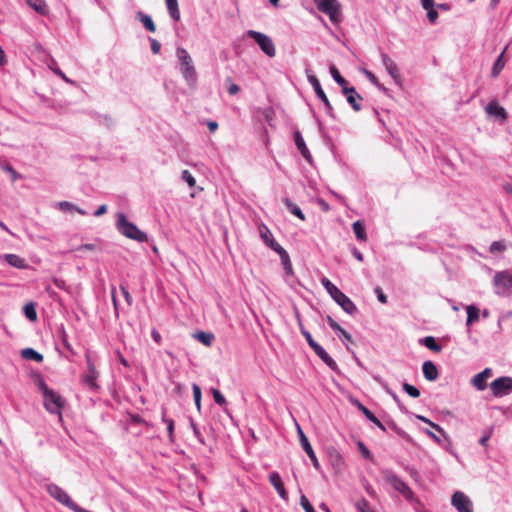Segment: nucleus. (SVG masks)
Returning <instances> with one entry per match:
<instances>
[{"label": "nucleus", "mask_w": 512, "mask_h": 512, "mask_svg": "<svg viewBox=\"0 0 512 512\" xmlns=\"http://www.w3.org/2000/svg\"><path fill=\"white\" fill-rule=\"evenodd\" d=\"M247 35L252 38L260 47V49L268 56L274 57L276 54L275 45L272 39L264 33L248 30Z\"/></svg>", "instance_id": "nucleus-7"}, {"label": "nucleus", "mask_w": 512, "mask_h": 512, "mask_svg": "<svg viewBox=\"0 0 512 512\" xmlns=\"http://www.w3.org/2000/svg\"><path fill=\"white\" fill-rule=\"evenodd\" d=\"M283 203L291 214L298 217L302 221L305 220V215L297 204L292 202L289 198H284Z\"/></svg>", "instance_id": "nucleus-26"}, {"label": "nucleus", "mask_w": 512, "mask_h": 512, "mask_svg": "<svg viewBox=\"0 0 512 512\" xmlns=\"http://www.w3.org/2000/svg\"><path fill=\"white\" fill-rule=\"evenodd\" d=\"M330 73H331V76L333 77L334 81L339 86H341L342 90L344 89V87H348L347 86V81L345 80L344 77L341 76L340 72L338 71V69L334 65H332L330 67Z\"/></svg>", "instance_id": "nucleus-39"}, {"label": "nucleus", "mask_w": 512, "mask_h": 512, "mask_svg": "<svg viewBox=\"0 0 512 512\" xmlns=\"http://www.w3.org/2000/svg\"><path fill=\"white\" fill-rule=\"evenodd\" d=\"M117 230L125 237L140 243L148 241V236L141 231L134 223L128 221L124 213H119L116 219Z\"/></svg>", "instance_id": "nucleus-3"}, {"label": "nucleus", "mask_w": 512, "mask_h": 512, "mask_svg": "<svg viewBox=\"0 0 512 512\" xmlns=\"http://www.w3.org/2000/svg\"><path fill=\"white\" fill-rule=\"evenodd\" d=\"M58 207L60 210L66 212V211H69V212H73V211H76L78 212L79 214L81 215H86V211H84L83 209L77 207L76 205H74L73 203L71 202H68V201H61L58 203Z\"/></svg>", "instance_id": "nucleus-38"}, {"label": "nucleus", "mask_w": 512, "mask_h": 512, "mask_svg": "<svg viewBox=\"0 0 512 512\" xmlns=\"http://www.w3.org/2000/svg\"><path fill=\"white\" fill-rule=\"evenodd\" d=\"M503 53L502 52L498 58L496 59L494 65H493V68H492V76L493 77H496L498 76V74L500 73V71L503 69L504 67V62H503Z\"/></svg>", "instance_id": "nucleus-45"}, {"label": "nucleus", "mask_w": 512, "mask_h": 512, "mask_svg": "<svg viewBox=\"0 0 512 512\" xmlns=\"http://www.w3.org/2000/svg\"><path fill=\"white\" fill-rule=\"evenodd\" d=\"M43 398V404L45 409L51 414L58 415L59 421H62V409L65 405L64 398L54 390H51L45 395H43Z\"/></svg>", "instance_id": "nucleus-5"}, {"label": "nucleus", "mask_w": 512, "mask_h": 512, "mask_svg": "<svg viewBox=\"0 0 512 512\" xmlns=\"http://www.w3.org/2000/svg\"><path fill=\"white\" fill-rule=\"evenodd\" d=\"M193 397L198 410L201 408V389L197 384L192 385Z\"/></svg>", "instance_id": "nucleus-49"}, {"label": "nucleus", "mask_w": 512, "mask_h": 512, "mask_svg": "<svg viewBox=\"0 0 512 512\" xmlns=\"http://www.w3.org/2000/svg\"><path fill=\"white\" fill-rule=\"evenodd\" d=\"M383 476L385 481L390 484L396 491L402 494V496L408 500L413 501L414 500V493L411 490V488L402 480L400 479L396 474H394L390 470L383 471Z\"/></svg>", "instance_id": "nucleus-6"}, {"label": "nucleus", "mask_w": 512, "mask_h": 512, "mask_svg": "<svg viewBox=\"0 0 512 512\" xmlns=\"http://www.w3.org/2000/svg\"><path fill=\"white\" fill-rule=\"evenodd\" d=\"M317 9L328 15L330 21L338 25L342 22L341 4L338 0H313Z\"/></svg>", "instance_id": "nucleus-4"}, {"label": "nucleus", "mask_w": 512, "mask_h": 512, "mask_svg": "<svg viewBox=\"0 0 512 512\" xmlns=\"http://www.w3.org/2000/svg\"><path fill=\"white\" fill-rule=\"evenodd\" d=\"M416 418L419 419L420 421L428 424V426H430L433 429H435L446 441L450 442L447 433L445 432V430L440 425L432 422L430 419H428V418H426L425 416H422V415H416Z\"/></svg>", "instance_id": "nucleus-30"}, {"label": "nucleus", "mask_w": 512, "mask_h": 512, "mask_svg": "<svg viewBox=\"0 0 512 512\" xmlns=\"http://www.w3.org/2000/svg\"><path fill=\"white\" fill-rule=\"evenodd\" d=\"M451 504L457 512H473L472 501L461 491H456L452 495Z\"/></svg>", "instance_id": "nucleus-13"}, {"label": "nucleus", "mask_w": 512, "mask_h": 512, "mask_svg": "<svg viewBox=\"0 0 512 512\" xmlns=\"http://www.w3.org/2000/svg\"><path fill=\"white\" fill-rule=\"evenodd\" d=\"M121 292H122V295L125 298L126 302L128 303V305H131L133 302V299H132V296L130 295L129 291L127 290V288L122 286Z\"/></svg>", "instance_id": "nucleus-64"}, {"label": "nucleus", "mask_w": 512, "mask_h": 512, "mask_svg": "<svg viewBox=\"0 0 512 512\" xmlns=\"http://www.w3.org/2000/svg\"><path fill=\"white\" fill-rule=\"evenodd\" d=\"M357 404V407L359 408V410L364 414V416L369 420L371 421L372 423H374L376 426H378L381 430L385 431L386 428L385 426L382 424V422L367 408L365 407L362 403H360L359 401L356 402Z\"/></svg>", "instance_id": "nucleus-23"}, {"label": "nucleus", "mask_w": 512, "mask_h": 512, "mask_svg": "<svg viewBox=\"0 0 512 512\" xmlns=\"http://www.w3.org/2000/svg\"><path fill=\"white\" fill-rule=\"evenodd\" d=\"M22 356L25 359L33 360L36 362H42L43 361V355L34 350L33 348H25L22 350Z\"/></svg>", "instance_id": "nucleus-35"}, {"label": "nucleus", "mask_w": 512, "mask_h": 512, "mask_svg": "<svg viewBox=\"0 0 512 512\" xmlns=\"http://www.w3.org/2000/svg\"><path fill=\"white\" fill-rule=\"evenodd\" d=\"M506 248L505 243L503 241H494L490 246V252L496 253V252H502Z\"/></svg>", "instance_id": "nucleus-52"}, {"label": "nucleus", "mask_w": 512, "mask_h": 512, "mask_svg": "<svg viewBox=\"0 0 512 512\" xmlns=\"http://www.w3.org/2000/svg\"><path fill=\"white\" fill-rule=\"evenodd\" d=\"M277 254L280 256L285 273L287 275H293V267L288 252L285 249H282Z\"/></svg>", "instance_id": "nucleus-29"}, {"label": "nucleus", "mask_w": 512, "mask_h": 512, "mask_svg": "<svg viewBox=\"0 0 512 512\" xmlns=\"http://www.w3.org/2000/svg\"><path fill=\"white\" fill-rule=\"evenodd\" d=\"M352 228H353V232L356 236V238L361 241V242H364L367 240V234H366V231H365V226L362 222L360 221H356L353 223L352 225Z\"/></svg>", "instance_id": "nucleus-34"}, {"label": "nucleus", "mask_w": 512, "mask_h": 512, "mask_svg": "<svg viewBox=\"0 0 512 512\" xmlns=\"http://www.w3.org/2000/svg\"><path fill=\"white\" fill-rule=\"evenodd\" d=\"M191 427H192L193 433H194L195 437L198 439V441L201 443H204L203 436L193 421H191Z\"/></svg>", "instance_id": "nucleus-63"}, {"label": "nucleus", "mask_w": 512, "mask_h": 512, "mask_svg": "<svg viewBox=\"0 0 512 512\" xmlns=\"http://www.w3.org/2000/svg\"><path fill=\"white\" fill-rule=\"evenodd\" d=\"M423 375L428 381H435L438 376V369L432 361H425L422 366Z\"/></svg>", "instance_id": "nucleus-21"}, {"label": "nucleus", "mask_w": 512, "mask_h": 512, "mask_svg": "<svg viewBox=\"0 0 512 512\" xmlns=\"http://www.w3.org/2000/svg\"><path fill=\"white\" fill-rule=\"evenodd\" d=\"M47 492L49 495L72 510L73 512L78 507V505L70 498V496L64 491L61 487L56 484L47 485Z\"/></svg>", "instance_id": "nucleus-8"}, {"label": "nucleus", "mask_w": 512, "mask_h": 512, "mask_svg": "<svg viewBox=\"0 0 512 512\" xmlns=\"http://www.w3.org/2000/svg\"><path fill=\"white\" fill-rule=\"evenodd\" d=\"M364 74L367 79L376 86L379 90L385 91L386 88L378 81V78L369 70H364Z\"/></svg>", "instance_id": "nucleus-46"}, {"label": "nucleus", "mask_w": 512, "mask_h": 512, "mask_svg": "<svg viewBox=\"0 0 512 512\" xmlns=\"http://www.w3.org/2000/svg\"><path fill=\"white\" fill-rule=\"evenodd\" d=\"M382 386H383L384 390L386 391V393L389 394L392 397V399L397 403L398 407L402 411H406L405 407L401 404L398 395L391 388H389V386L387 384L383 383Z\"/></svg>", "instance_id": "nucleus-47"}, {"label": "nucleus", "mask_w": 512, "mask_h": 512, "mask_svg": "<svg viewBox=\"0 0 512 512\" xmlns=\"http://www.w3.org/2000/svg\"><path fill=\"white\" fill-rule=\"evenodd\" d=\"M375 294L377 295L378 300L385 304L387 303V296L384 294L383 290L380 287H376L374 289Z\"/></svg>", "instance_id": "nucleus-57"}, {"label": "nucleus", "mask_w": 512, "mask_h": 512, "mask_svg": "<svg viewBox=\"0 0 512 512\" xmlns=\"http://www.w3.org/2000/svg\"><path fill=\"white\" fill-rule=\"evenodd\" d=\"M356 507L360 512H375L365 499L358 501Z\"/></svg>", "instance_id": "nucleus-51"}, {"label": "nucleus", "mask_w": 512, "mask_h": 512, "mask_svg": "<svg viewBox=\"0 0 512 512\" xmlns=\"http://www.w3.org/2000/svg\"><path fill=\"white\" fill-rule=\"evenodd\" d=\"M307 79H308V82L312 85L317 97L323 103L326 113L330 117H334L332 105H331L329 99L327 98L325 92L323 91L318 78L314 74L308 73Z\"/></svg>", "instance_id": "nucleus-9"}, {"label": "nucleus", "mask_w": 512, "mask_h": 512, "mask_svg": "<svg viewBox=\"0 0 512 512\" xmlns=\"http://www.w3.org/2000/svg\"><path fill=\"white\" fill-rule=\"evenodd\" d=\"M492 376V369L485 368L482 372L476 374L471 379V384L478 391H483L487 387V380Z\"/></svg>", "instance_id": "nucleus-17"}, {"label": "nucleus", "mask_w": 512, "mask_h": 512, "mask_svg": "<svg viewBox=\"0 0 512 512\" xmlns=\"http://www.w3.org/2000/svg\"><path fill=\"white\" fill-rule=\"evenodd\" d=\"M36 385L37 387L39 388V390L42 392L43 395H45L46 393H48L49 391H51L52 389H50L46 382L44 381V379L42 377H38L37 379V382H36Z\"/></svg>", "instance_id": "nucleus-54"}, {"label": "nucleus", "mask_w": 512, "mask_h": 512, "mask_svg": "<svg viewBox=\"0 0 512 512\" xmlns=\"http://www.w3.org/2000/svg\"><path fill=\"white\" fill-rule=\"evenodd\" d=\"M162 421L167 426L169 440L171 442H173L174 441V421L172 419L166 418L165 412H163V414H162Z\"/></svg>", "instance_id": "nucleus-42"}, {"label": "nucleus", "mask_w": 512, "mask_h": 512, "mask_svg": "<svg viewBox=\"0 0 512 512\" xmlns=\"http://www.w3.org/2000/svg\"><path fill=\"white\" fill-rule=\"evenodd\" d=\"M380 58L387 73L394 79L396 83H399L401 80V76L395 61L392 60L385 52L380 53Z\"/></svg>", "instance_id": "nucleus-14"}, {"label": "nucleus", "mask_w": 512, "mask_h": 512, "mask_svg": "<svg viewBox=\"0 0 512 512\" xmlns=\"http://www.w3.org/2000/svg\"><path fill=\"white\" fill-rule=\"evenodd\" d=\"M165 1H166V5H167V9H168V13H169L170 17L175 21H179L180 20V11H179V7H178V1L177 0H165Z\"/></svg>", "instance_id": "nucleus-33"}, {"label": "nucleus", "mask_w": 512, "mask_h": 512, "mask_svg": "<svg viewBox=\"0 0 512 512\" xmlns=\"http://www.w3.org/2000/svg\"><path fill=\"white\" fill-rule=\"evenodd\" d=\"M3 169L12 176L13 181H16L17 179H19V177H20L19 174L13 169L12 166L6 165V166H4Z\"/></svg>", "instance_id": "nucleus-62"}, {"label": "nucleus", "mask_w": 512, "mask_h": 512, "mask_svg": "<svg viewBox=\"0 0 512 512\" xmlns=\"http://www.w3.org/2000/svg\"><path fill=\"white\" fill-rule=\"evenodd\" d=\"M176 56L180 62V72L186 83L193 87L197 83V72L188 51L183 47L176 49Z\"/></svg>", "instance_id": "nucleus-2"}, {"label": "nucleus", "mask_w": 512, "mask_h": 512, "mask_svg": "<svg viewBox=\"0 0 512 512\" xmlns=\"http://www.w3.org/2000/svg\"><path fill=\"white\" fill-rule=\"evenodd\" d=\"M259 233L261 239L264 241V243L273 251L276 253L280 252L282 249H284L273 237L271 231L269 228L262 224L259 226Z\"/></svg>", "instance_id": "nucleus-15"}, {"label": "nucleus", "mask_w": 512, "mask_h": 512, "mask_svg": "<svg viewBox=\"0 0 512 512\" xmlns=\"http://www.w3.org/2000/svg\"><path fill=\"white\" fill-rule=\"evenodd\" d=\"M315 354L333 371H338L336 361L326 352V350L318 343L312 347Z\"/></svg>", "instance_id": "nucleus-18"}, {"label": "nucleus", "mask_w": 512, "mask_h": 512, "mask_svg": "<svg viewBox=\"0 0 512 512\" xmlns=\"http://www.w3.org/2000/svg\"><path fill=\"white\" fill-rule=\"evenodd\" d=\"M26 3L40 15H47L49 12L45 0H26Z\"/></svg>", "instance_id": "nucleus-24"}, {"label": "nucleus", "mask_w": 512, "mask_h": 512, "mask_svg": "<svg viewBox=\"0 0 512 512\" xmlns=\"http://www.w3.org/2000/svg\"><path fill=\"white\" fill-rule=\"evenodd\" d=\"M402 389L405 393H407L412 398H418L420 396L419 389L413 385L408 384V383H404L402 385Z\"/></svg>", "instance_id": "nucleus-44"}, {"label": "nucleus", "mask_w": 512, "mask_h": 512, "mask_svg": "<svg viewBox=\"0 0 512 512\" xmlns=\"http://www.w3.org/2000/svg\"><path fill=\"white\" fill-rule=\"evenodd\" d=\"M321 284L331 296V298L347 313L353 315L357 312V307L353 301L346 296L336 285H334L328 278L323 277Z\"/></svg>", "instance_id": "nucleus-1"}, {"label": "nucleus", "mask_w": 512, "mask_h": 512, "mask_svg": "<svg viewBox=\"0 0 512 512\" xmlns=\"http://www.w3.org/2000/svg\"><path fill=\"white\" fill-rule=\"evenodd\" d=\"M151 50L154 54H158L161 49V44L154 38H150Z\"/></svg>", "instance_id": "nucleus-59"}, {"label": "nucleus", "mask_w": 512, "mask_h": 512, "mask_svg": "<svg viewBox=\"0 0 512 512\" xmlns=\"http://www.w3.org/2000/svg\"><path fill=\"white\" fill-rule=\"evenodd\" d=\"M486 112L490 115H495L497 117H501V118H505L506 117V111L505 109L500 106L497 102H490L487 106H486Z\"/></svg>", "instance_id": "nucleus-27"}, {"label": "nucleus", "mask_w": 512, "mask_h": 512, "mask_svg": "<svg viewBox=\"0 0 512 512\" xmlns=\"http://www.w3.org/2000/svg\"><path fill=\"white\" fill-rule=\"evenodd\" d=\"M300 504L302 508L305 510V512H316L305 495L301 496Z\"/></svg>", "instance_id": "nucleus-53"}, {"label": "nucleus", "mask_w": 512, "mask_h": 512, "mask_svg": "<svg viewBox=\"0 0 512 512\" xmlns=\"http://www.w3.org/2000/svg\"><path fill=\"white\" fill-rule=\"evenodd\" d=\"M4 258L6 262L12 267L19 269L26 267L25 260L16 254H6Z\"/></svg>", "instance_id": "nucleus-28"}, {"label": "nucleus", "mask_w": 512, "mask_h": 512, "mask_svg": "<svg viewBox=\"0 0 512 512\" xmlns=\"http://www.w3.org/2000/svg\"><path fill=\"white\" fill-rule=\"evenodd\" d=\"M425 434L430 437L434 442H436L438 445H443V442H442V439L436 435L434 432L428 430V429H425Z\"/></svg>", "instance_id": "nucleus-58"}, {"label": "nucleus", "mask_w": 512, "mask_h": 512, "mask_svg": "<svg viewBox=\"0 0 512 512\" xmlns=\"http://www.w3.org/2000/svg\"><path fill=\"white\" fill-rule=\"evenodd\" d=\"M298 322H299L300 331H301L302 335L305 337V339H306L307 343L309 344V346H310L311 348H312V347H314V345H316V344H317V342L313 339V337H312L311 333H310V332H308V331L304 328V326H303V324H302V322H301V319H300V318H298Z\"/></svg>", "instance_id": "nucleus-43"}, {"label": "nucleus", "mask_w": 512, "mask_h": 512, "mask_svg": "<svg viewBox=\"0 0 512 512\" xmlns=\"http://www.w3.org/2000/svg\"><path fill=\"white\" fill-rule=\"evenodd\" d=\"M59 337L65 349H67L71 354H75L74 349L68 341V334L63 326L59 329Z\"/></svg>", "instance_id": "nucleus-40"}, {"label": "nucleus", "mask_w": 512, "mask_h": 512, "mask_svg": "<svg viewBox=\"0 0 512 512\" xmlns=\"http://www.w3.org/2000/svg\"><path fill=\"white\" fill-rule=\"evenodd\" d=\"M327 322L330 328L335 332L339 333L343 329L331 316L327 317Z\"/></svg>", "instance_id": "nucleus-55"}, {"label": "nucleus", "mask_w": 512, "mask_h": 512, "mask_svg": "<svg viewBox=\"0 0 512 512\" xmlns=\"http://www.w3.org/2000/svg\"><path fill=\"white\" fill-rule=\"evenodd\" d=\"M298 433H299V439H300V443H301L303 450L307 453L314 468L317 470H320V464L316 457V454H315L308 438L305 436V434L303 433V431L301 430V428L299 426H298Z\"/></svg>", "instance_id": "nucleus-16"}, {"label": "nucleus", "mask_w": 512, "mask_h": 512, "mask_svg": "<svg viewBox=\"0 0 512 512\" xmlns=\"http://www.w3.org/2000/svg\"><path fill=\"white\" fill-rule=\"evenodd\" d=\"M24 314L30 321L37 319V312L33 303H28L24 306Z\"/></svg>", "instance_id": "nucleus-41"}, {"label": "nucleus", "mask_w": 512, "mask_h": 512, "mask_svg": "<svg viewBox=\"0 0 512 512\" xmlns=\"http://www.w3.org/2000/svg\"><path fill=\"white\" fill-rule=\"evenodd\" d=\"M358 447H359V450L361 452V455L365 459H371V453H370L369 449L364 445L363 442H359L358 443Z\"/></svg>", "instance_id": "nucleus-56"}, {"label": "nucleus", "mask_w": 512, "mask_h": 512, "mask_svg": "<svg viewBox=\"0 0 512 512\" xmlns=\"http://www.w3.org/2000/svg\"><path fill=\"white\" fill-rule=\"evenodd\" d=\"M496 293L504 295L512 290V273L509 271L497 272L493 279Z\"/></svg>", "instance_id": "nucleus-10"}, {"label": "nucleus", "mask_w": 512, "mask_h": 512, "mask_svg": "<svg viewBox=\"0 0 512 512\" xmlns=\"http://www.w3.org/2000/svg\"><path fill=\"white\" fill-rule=\"evenodd\" d=\"M87 372L82 376V382L91 390H97L99 388L97 384V378L99 376L98 371L89 354H86Z\"/></svg>", "instance_id": "nucleus-12"}, {"label": "nucleus", "mask_w": 512, "mask_h": 512, "mask_svg": "<svg viewBox=\"0 0 512 512\" xmlns=\"http://www.w3.org/2000/svg\"><path fill=\"white\" fill-rule=\"evenodd\" d=\"M194 338L197 339L202 344H204L205 346H211L212 341L214 339V335L209 332L198 331L194 334Z\"/></svg>", "instance_id": "nucleus-36"}, {"label": "nucleus", "mask_w": 512, "mask_h": 512, "mask_svg": "<svg viewBox=\"0 0 512 512\" xmlns=\"http://www.w3.org/2000/svg\"><path fill=\"white\" fill-rule=\"evenodd\" d=\"M181 178L188 184L190 188H193L196 185V179L188 170L182 171Z\"/></svg>", "instance_id": "nucleus-48"}, {"label": "nucleus", "mask_w": 512, "mask_h": 512, "mask_svg": "<svg viewBox=\"0 0 512 512\" xmlns=\"http://www.w3.org/2000/svg\"><path fill=\"white\" fill-rule=\"evenodd\" d=\"M427 18L431 23H435L438 18V12L434 8L427 10Z\"/></svg>", "instance_id": "nucleus-61"}, {"label": "nucleus", "mask_w": 512, "mask_h": 512, "mask_svg": "<svg viewBox=\"0 0 512 512\" xmlns=\"http://www.w3.org/2000/svg\"><path fill=\"white\" fill-rule=\"evenodd\" d=\"M329 461L333 468L338 471H341L344 468V459L342 455L335 449L329 453Z\"/></svg>", "instance_id": "nucleus-25"}, {"label": "nucleus", "mask_w": 512, "mask_h": 512, "mask_svg": "<svg viewBox=\"0 0 512 512\" xmlns=\"http://www.w3.org/2000/svg\"><path fill=\"white\" fill-rule=\"evenodd\" d=\"M420 344L427 347L429 350L439 353L442 348L439 344H437L435 338L433 336H426L419 340Z\"/></svg>", "instance_id": "nucleus-32"}, {"label": "nucleus", "mask_w": 512, "mask_h": 512, "mask_svg": "<svg viewBox=\"0 0 512 512\" xmlns=\"http://www.w3.org/2000/svg\"><path fill=\"white\" fill-rule=\"evenodd\" d=\"M212 395L215 403H217L218 405L222 406L226 403L225 397L218 389L213 388Z\"/></svg>", "instance_id": "nucleus-50"}, {"label": "nucleus", "mask_w": 512, "mask_h": 512, "mask_svg": "<svg viewBox=\"0 0 512 512\" xmlns=\"http://www.w3.org/2000/svg\"><path fill=\"white\" fill-rule=\"evenodd\" d=\"M490 389L495 397H502L512 391V378L503 376L490 383Z\"/></svg>", "instance_id": "nucleus-11"}, {"label": "nucleus", "mask_w": 512, "mask_h": 512, "mask_svg": "<svg viewBox=\"0 0 512 512\" xmlns=\"http://www.w3.org/2000/svg\"><path fill=\"white\" fill-rule=\"evenodd\" d=\"M75 250L76 251H82V250L94 251V250H97V245L93 244V243H87V244L80 245Z\"/></svg>", "instance_id": "nucleus-60"}, {"label": "nucleus", "mask_w": 512, "mask_h": 512, "mask_svg": "<svg viewBox=\"0 0 512 512\" xmlns=\"http://www.w3.org/2000/svg\"><path fill=\"white\" fill-rule=\"evenodd\" d=\"M342 93L346 96L347 102L355 111H360L361 106L357 100H362L361 95L356 91L354 87H344Z\"/></svg>", "instance_id": "nucleus-20"}, {"label": "nucleus", "mask_w": 512, "mask_h": 512, "mask_svg": "<svg viewBox=\"0 0 512 512\" xmlns=\"http://www.w3.org/2000/svg\"><path fill=\"white\" fill-rule=\"evenodd\" d=\"M294 140H295V144L299 150V152L301 153V155L308 161L310 162L311 159H312V156L309 152V149L307 148L306 144H305V141L301 135V133L299 131H296L294 133Z\"/></svg>", "instance_id": "nucleus-22"}, {"label": "nucleus", "mask_w": 512, "mask_h": 512, "mask_svg": "<svg viewBox=\"0 0 512 512\" xmlns=\"http://www.w3.org/2000/svg\"><path fill=\"white\" fill-rule=\"evenodd\" d=\"M466 311H467V320H466L467 326L471 325L473 322L478 321L479 309L476 306L469 305L466 307Z\"/></svg>", "instance_id": "nucleus-37"}, {"label": "nucleus", "mask_w": 512, "mask_h": 512, "mask_svg": "<svg viewBox=\"0 0 512 512\" xmlns=\"http://www.w3.org/2000/svg\"><path fill=\"white\" fill-rule=\"evenodd\" d=\"M269 481H270L271 485L277 491V493L280 496V498L283 499V500H287L288 499V493H287V491H286V489L284 487V484L282 482L280 474L278 472H276V471L271 472L269 474Z\"/></svg>", "instance_id": "nucleus-19"}, {"label": "nucleus", "mask_w": 512, "mask_h": 512, "mask_svg": "<svg viewBox=\"0 0 512 512\" xmlns=\"http://www.w3.org/2000/svg\"><path fill=\"white\" fill-rule=\"evenodd\" d=\"M136 17L149 32H152V33L155 32V30H156L155 24L149 15H147L143 12H138Z\"/></svg>", "instance_id": "nucleus-31"}]
</instances>
